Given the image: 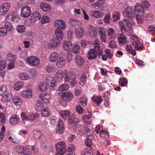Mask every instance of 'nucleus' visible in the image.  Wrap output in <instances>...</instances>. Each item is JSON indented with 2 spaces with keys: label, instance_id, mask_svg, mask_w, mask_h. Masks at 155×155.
Listing matches in <instances>:
<instances>
[{
  "label": "nucleus",
  "instance_id": "f257e3e1",
  "mask_svg": "<svg viewBox=\"0 0 155 155\" xmlns=\"http://www.w3.org/2000/svg\"><path fill=\"white\" fill-rule=\"evenodd\" d=\"M100 41L98 39L96 40L94 43V48L89 50L87 54V57L89 60H92L96 58L97 56L101 55L103 53L102 48L100 47Z\"/></svg>",
  "mask_w": 155,
  "mask_h": 155
},
{
  "label": "nucleus",
  "instance_id": "f03ea898",
  "mask_svg": "<svg viewBox=\"0 0 155 155\" xmlns=\"http://www.w3.org/2000/svg\"><path fill=\"white\" fill-rule=\"evenodd\" d=\"M64 73L65 76L64 79L65 82H68L72 86H75L77 84V80L76 75L74 72L70 71L68 73V71L65 70Z\"/></svg>",
  "mask_w": 155,
  "mask_h": 155
},
{
  "label": "nucleus",
  "instance_id": "7ed1b4c3",
  "mask_svg": "<svg viewBox=\"0 0 155 155\" xmlns=\"http://www.w3.org/2000/svg\"><path fill=\"white\" fill-rule=\"evenodd\" d=\"M135 13L136 15V20L139 24H141L143 17L144 15V10L141 4H137L135 6Z\"/></svg>",
  "mask_w": 155,
  "mask_h": 155
},
{
  "label": "nucleus",
  "instance_id": "20e7f679",
  "mask_svg": "<svg viewBox=\"0 0 155 155\" xmlns=\"http://www.w3.org/2000/svg\"><path fill=\"white\" fill-rule=\"evenodd\" d=\"M11 6L10 3L5 2L3 3L0 6V15H6L8 12Z\"/></svg>",
  "mask_w": 155,
  "mask_h": 155
},
{
  "label": "nucleus",
  "instance_id": "39448f33",
  "mask_svg": "<svg viewBox=\"0 0 155 155\" xmlns=\"http://www.w3.org/2000/svg\"><path fill=\"white\" fill-rule=\"evenodd\" d=\"M15 150L18 153L24 155H30L31 151L26 147L22 146H18L16 147Z\"/></svg>",
  "mask_w": 155,
  "mask_h": 155
},
{
  "label": "nucleus",
  "instance_id": "423d86ee",
  "mask_svg": "<svg viewBox=\"0 0 155 155\" xmlns=\"http://www.w3.org/2000/svg\"><path fill=\"white\" fill-rule=\"evenodd\" d=\"M7 136L9 141L11 142L18 144L21 141L18 137L13 134L12 130H10L7 132Z\"/></svg>",
  "mask_w": 155,
  "mask_h": 155
},
{
  "label": "nucleus",
  "instance_id": "0eeeda50",
  "mask_svg": "<svg viewBox=\"0 0 155 155\" xmlns=\"http://www.w3.org/2000/svg\"><path fill=\"white\" fill-rule=\"evenodd\" d=\"M61 42L56 38L54 37L50 41L48 45V47L50 49L57 48L60 45Z\"/></svg>",
  "mask_w": 155,
  "mask_h": 155
},
{
  "label": "nucleus",
  "instance_id": "6e6552de",
  "mask_svg": "<svg viewBox=\"0 0 155 155\" xmlns=\"http://www.w3.org/2000/svg\"><path fill=\"white\" fill-rule=\"evenodd\" d=\"M42 76L43 79L45 80L47 84L50 87H54L56 85V81L54 78L50 76H47L45 74L42 75Z\"/></svg>",
  "mask_w": 155,
  "mask_h": 155
},
{
  "label": "nucleus",
  "instance_id": "1a4fd4ad",
  "mask_svg": "<svg viewBox=\"0 0 155 155\" xmlns=\"http://www.w3.org/2000/svg\"><path fill=\"white\" fill-rule=\"evenodd\" d=\"M55 145L58 153L64 154L67 150V145L63 141L59 142Z\"/></svg>",
  "mask_w": 155,
  "mask_h": 155
},
{
  "label": "nucleus",
  "instance_id": "9d476101",
  "mask_svg": "<svg viewBox=\"0 0 155 155\" xmlns=\"http://www.w3.org/2000/svg\"><path fill=\"white\" fill-rule=\"evenodd\" d=\"M61 99L64 102L65 105L67 104V102L70 101L73 98V94L70 91H65L62 94Z\"/></svg>",
  "mask_w": 155,
  "mask_h": 155
},
{
  "label": "nucleus",
  "instance_id": "9b49d317",
  "mask_svg": "<svg viewBox=\"0 0 155 155\" xmlns=\"http://www.w3.org/2000/svg\"><path fill=\"white\" fill-rule=\"evenodd\" d=\"M133 9L130 7L127 8L123 12L124 17L129 18H134L135 15L133 12Z\"/></svg>",
  "mask_w": 155,
  "mask_h": 155
},
{
  "label": "nucleus",
  "instance_id": "f8f14e48",
  "mask_svg": "<svg viewBox=\"0 0 155 155\" xmlns=\"http://www.w3.org/2000/svg\"><path fill=\"white\" fill-rule=\"evenodd\" d=\"M31 10L29 7L26 6L21 8V15L24 18H27L31 14Z\"/></svg>",
  "mask_w": 155,
  "mask_h": 155
},
{
  "label": "nucleus",
  "instance_id": "ddd939ff",
  "mask_svg": "<svg viewBox=\"0 0 155 155\" xmlns=\"http://www.w3.org/2000/svg\"><path fill=\"white\" fill-rule=\"evenodd\" d=\"M26 60L30 65L33 66H37L39 64V59L38 57L35 56H30L28 57Z\"/></svg>",
  "mask_w": 155,
  "mask_h": 155
},
{
  "label": "nucleus",
  "instance_id": "4468645a",
  "mask_svg": "<svg viewBox=\"0 0 155 155\" xmlns=\"http://www.w3.org/2000/svg\"><path fill=\"white\" fill-rule=\"evenodd\" d=\"M20 117L15 114L12 115L9 119L10 124L12 125H15L19 124L20 122Z\"/></svg>",
  "mask_w": 155,
  "mask_h": 155
},
{
  "label": "nucleus",
  "instance_id": "2eb2a0df",
  "mask_svg": "<svg viewBox=\"0 0 155 155\" xmlns=\"http://www.w3.org/2000/svg\"><path fill=\"white\" fill-rule=\"evenodd\" d=\"M64 130V121L62 120H60L58 123L56 132L59 134H61L63 132Z\"/></svg>",
  "mask_w": 155,
  "mask_h": 155
},
{
  "label": "nucleus",
  "instance_id": "dca6fc26",
  "mask_svg": "<svg viewBox=\"0 0 155 155\" xmlns=\"http://www.w3.org/2000/svg\"><path fill=\"white\" fill-rule=\"evenodd\" d=\"M54 24L55 27L59 28L61 30H64L66 26L65 22L62 20H56Z\"/></svg>",
  "mask_w": 155,
  "mask_h": 155
},
{
  "label": "nucleus",
  "instance_id": "f3484780",
  "mask_svg": "<svg viewBox=\"0 0 155 155\" xmlns=\"http://www.w3.org/2000/svg\"><path fill=\"white\" fill-rule=\"evenodd\" d=\"M32 90L31 88L27 89L23 91L21 96L26 98H31L32 97Z\"/></svg>",
  "mask_w": 155,
  "mask_h": 155
},
{
  "label": "nucleus",
  "instance_id": "a211bd4d",
  "mask_svg": "<svg viewBox=\"0 0 155 155\" xmlns=\"http://www.w3.org/2000/svg\"><path fill=\"white\" fill-rule=\"evenodd\" d=\"M39 97L44 102L46 103L49 102L51 97L49 94L44 92L41 93Z\"/></svg>",
  "mask_w": 155,
  "mask_h": 155
},
{
  "label": "nucleus",
  "instance_id": "6ab92c4d",
  "mask_svg": "<svg viewBox=\"0 0 155 155\" xmlns=\"http://www.w3.org/2000/svg\"><path fill=\"white\" fill-rule=\"evenodd\" d=\"M63 30H61L59 28H57L55 31V34L56 37L58 40L61 41L63 40L64 35L63 33Z\"/></svg>",
  "mask_w": 155,
  "mask_h": 155
},
{
  "label": "nucleus",
  "instance_id": "aec40b11",
  "mask_svg": "<svg viewBox=\"0 0 155 155\" xmlns=\"http://www.w3.org/2000/svg\"><path fill=\"white\" fill-rule=\"evenodd\" d=\"M75 32L76 36L78 38H80L83 36L84 29L82 26H80L76 28Z\"/></svg>",
  "mask_w": 155,
  "mask_h": 155
},
{
  "label": "nucleus",
  "instance_id": "412c9836",
  "mask_svg": "<svg viewBox=\"0 0 155 155\" xmlns=\"http://www.w3.org/2000/svg\"><path fill=\"white\" fill-rule=\"evenodd\" d=\"M89 34L92 38H95L97 34V29L92 25H90L88 28Z\"/></svg>",
  "mask_w": 155,
  "mask_h": 155
},
{
  "label": "nucleus",
  "instance_id": "4be33fe9",
  "mask_svg": "<svg viewBox=\"0 0 155 155\" xmlns=\"http://www.w3.org/2000/svg\"><path fill=\"white\" fill-rule=\"evenodd\" d=\"M92 100L93 101L97 104L98 107L100 106L101 103L103 101V99L101 95L98 96L94 95L92 98Z\"/></svg>",
  "mask_w": 155,
  "mask_h": 155
},
{
  "label": "nucleus",
  "instance_id": "5701e85b",
  "mask_svg": "<svg viewBox=\"0 0 155 155\" xmlns=\"http://www.w3.org/2000/svg\"><path fill=\"white\" fill-rule=\"evenodd\" d=\"M40 8L45 12H48L51 11V8L49 4L48 3L41 2L40 5Z\"/></svg>",
  "mask_w": 155,
  "mask_h": 155
},
{
  "label": "nucleus",
  "instance_id": "b1692460",
  "mask_svg": "<svg viewBox=\"0 0 155 155\" xmlns=\"http://www.w3.org/2000/svg\"><path fill=\"white\" fill-rule=\"evenodd\" d=\"M66 63V61L64 58L60 57L56 63L57 66L59 68H61L64 67Z\"/></svg>",
  "mask_w": 155,
  "mask_h": 155
},
{
  "label": "nucleus",
  "instance_id": "393cba45",
  "mask_svg": "<svg viewBox=\"0 0 155 155\" xmlns=\"http://www.w3.org/2000/svg\"><path fill=\"white\" fill-rule=\"evenodd\" d=\"M75 59L76 62L79 66H82L84 62L83 58L78 55H76Z\"/></svg>",
  "mask_w": 155,
  "mask_h": 155
},
{
  "label": "nucleus",
  "instance_id": "a878e982",
  "mask_svg": "<svg viewBox=\"0 0 155 155\" xmlns=\"http://www.w3.org/2000/svg\"><path fill=\"white\" fill-rule=\"evenodd\" d=\"M12 97V95L8 93L4 95L2 98L1 101L3 102H7L9 101Z\"/></svg>",
  "mask_w": 155,
  "mask_h": 155
},
{
  "label": "nucleus",
  "instance_id": "bb28decb",
  "mask_svg": "<svg viewBox=\"0 0 155 155\" xmlns=\"http://www.w3.org/2000/svg\"><path fill=\"white\" fill-rule=\"evenodd\" d=\"M63 47L65 50L69 51L72 48V45L70 42L65 41L63 43Z\"/></svg>",
  "mask_w": 155,
  "mask_h": 155
},
{
  "label": "nucleus",
  "instance_id": "cd10ccee",
  "mask_svg": "<svg viewBox=\"0 0 155 155\" xmlns=\"http://www.w3.org/2000/svg\"><path fill=\"white\" fill-rule=\"evenodd\" d=\"M133 19L127 18H126L125 19H123V21L127 26L131 28L132 26L134 25L135 24L134 22L133 21Z\"/></svg>",
  "mask_w": 155,
  "mask_h": 155
},
{
  "label": "nucleus",
  "instance_id": "c85d7f7f",
  "mask_svg": "<svg viewBox=\"0 0 155 155\" xmlns=\"http://www.w3.org/2000/svg\"><path fill=\"white\" fill-rule=\"evenodd\" d=\"M13 103L16 106H19L22 102V99L18 97H15L12 100Z\"/></svg>",
  "mask_w": 155,
  "mask_h": 155
},
{
  "label": "nucleus",
  "instance_id": "c756f323",
  "mask_svg": "<svg viewBox=\"0 0 155 155\" xmlns=\"http://www.w3.org/2000/svg\"><path fill=\"white\" fill-rule=\"evenodd\" d=\"M65 75L63 71L60 70L58 71L55 74V78L57 80L61 81L62 80L63 76Z\"/></svg>",
  "mask_w": 155,
  "mask_h": 155
},
{
  "label": "nucleus",
  "instance_id": "7c9ffc66",
  "mask_svg": "<svg viewBox=\"0 0 155 155\" xmlns=\"http://www.w3.org/2000/svg\"><path fill=\"white\" fill-rule=\"evenodd\" d=\"M70 122L71 125L74 127L76 124H78L79 122V120L78 118L74 116H72L70 117Z\"/></svg>",
  "mask_w": 155,
  "mask_h": 155
},
{
  "label": "nucleus",
  "instance_id": "2f4dec72",
  "mask_svg": "<svg viewBox=\"0 0 155 155\" xmlns=\"http://www.w3.org/2000/svg\"><path fill=\"white\" fill-rule=\"evenodd\" d=\"M58 54L56 52H54L51 53L50 56L49 60L51 62L55 61L58 57Z\"/></svg>",
  "mask_w": 155,
  "mask_h": 155
},
{
  "label": "nucleus",
  "instance_id": "473e14b6",
  "mask_svg": "<svg viewBox=\"0 0 155 155\" xmlns=\"http://www.w3.org/2000/svg\"><path fill=\"white\" fill-rule=\"evenodd\" d=\"M19 78L22 80H29L30 78V77L28 74L23 72L19 74Z\"/></svg>",
  "mask_w": 155,
  "mask_h": 155
},
{
  "label": "nucleus",
  "instance_id": "72a5a7b5",
  "mask_svg": "<svg viewBox=\"0 0 155 155\" xmlns=\"http://www.w3.org/2000/svg\"><path fill=\"white\" fill-rule=\"evenodd\" d=\"M6 59L8 62H15L16 61V56L12 53H10L7 55Z\"/></svg>",
  "mask_w": 155,
  "mask_h": 155
},
{
  "label": "nucleus",
  "instance_id": "f704fd0d",
  "mask_svg": "<svg viewBox=\"0 0 155 155\" xmlns=\"http://www.w3.org/2000/svg\"><path fill=\"white\" fill-rule=\"evenodd\" d=\"M90 14L92 16L96 18H101L103 16L102 13L99 11H92L90 12Z\"/></svg>",
  "mask_w": 155,
  "mask_h": 155
},
{
  "label": "nucleus",
  "instance_id": "c9c22d12",
  "mask_svg": "<svg viewBox=\"0 0 155 155\" xmlns=\"http://www.w3.org/2000/svg\"><path fill=\"white\" fill-rule=\"evenodd\" d=\"M59 114L63 119H65L70 115V112L68 110H61Z\"/></svg>",
  "mask_w": 155,
  "mask_h": 155
},
{
  "label": "nucleus",
  "instance_id": "e433bc0d",
  "mask_svg": "<svg viewBox=\"0 0 155 155\" xmlns=\"http://www.w3.org/2000/svg\"><path fill=\"white\" fill-rule=\"evenodd\" d=\"M24 86L23 82L18 81L15 83L14 86V88L16 91H18L21 89Z\"/></svg>",
  "mask_w": 155,
  "mask_h": 155
},
{
  "label": "nucleus",
  "instance_id": "4c0bfd02",
  "mask_svg": "<svg viewBox=\"0 0 155 155\" xmlns=\"http://www.w3.org/2000/svg\"><path fill=\"white\" fill-rule=\"evenodd\" d=\"M118 41L120 45H122L126 41V36L122 33L121 34L120 36L118 38Z\"/></svg>",
  "mask_w": 155,
  "mask_h": 155
},
{
  "label": "nucleus",
  "instance_id": "58836bf2",
  "mask_svg": "<svg viewBox=\"0 0 155 155\" xmlns=\"http://www.w3.org/2000/svg\"><path fill=\"white\" fill-rule=\"evenodd\" d=\"M133 45L134 46L135 48L137 50H143L144 48L143 45L142 43L139 42V41L135 43Z\"/></svg>",
  "mask_w": 155,
  "mask_h": 155
},
{
  "label": "nucleus",
  "instance_id": "ea45409f",
  "mask_svg": "<svg viewBox=\"0 0 155 155\" xmlns=\"http://www.w3.org/2000/svg\"><path fill=\"white\" fill-rule=\"evenodd\" d=\"M39 19V13L35 12L31 16V20L32 22H34Z\"/></svg>",
  "mask_w": 155,
  "mask_h": 155
},
{
  "label": "nucleus",
  "instance_id": "a19ab883",
  "mask_svg": "<svg viewBox=\"0 0 155 155\" xmlns=\"http://www.w3.org/2000/svg\"><path fill=\"white\" fill-rule=\"evenodd\" d=\"M127 51L130 54L133 55H135L136 54L135 50H134L130 45H127L126 48Z\"/></svg>",
  "mask_w": 155,
  "mask_h": 155
},
{
  "label": "nucleus",
  "instance_id": "79ce46f5",
  "mask_svg": "<svg viewBox=\"0 0 155 155\" xmlns=\"http://www.w3.org/2000/svg\"><path fill=\"white\" fill-rule=\"evenodd\" d=\"M45 69L46 71L48 73L53 72L55 71V67L50 65L46 66Z\"/></svg>",
  "mask_w": 155,
  "mask_h": 155
},
{
  "label": "nucleus",
  "instance_id": "37998d69",
  "mask_svg": "<svg viewBox=\"0 0 155 155\" xmlns=\"http://www.w3.org/2000/svg\"><path fill=\"white\" fill-rule=\"evenodd\" d=\"M113 18V21L114 22L116 21L117 20H119L120 18V13L117 12H113L112 14Z\"/></svg>",
  "mask_w": 155,
  "mask_h": 155
},
{
  "label": "nucleus",
  "instance_id": "c03bdc74",
  "mask_svg": "<svg viewBox=\"0 0 155 155\" xmlns=\"http://www.w3.org/2000/svg\"><path fill=\"white\" fill-rule=\"evenodd\" d=\"M4 26L5 27V28H6L7 31H11L13 28L12 24L10 22L8 21L5 22Z\"/></svg>",
  "mask_w": 155,
  "mask_h": 155
},
{
  "label": "nucleus",
  "instance_id": "a18cd8bd",
  "mask_svg": "<svg viewBox=\"0 0 155 155\" xmlns=\"http://www.w3.org/2000/svg\"><path fill=\"white\" fill-rule=\"evenodd\" d=\"M41 115L46 117L50 114V110L48 108H44L42 109L41 112Z\"/></svg>",
  "mask_w": 155,
  "mask_h": 155
},
{
  "label": "nucleus",
  "instance_id": "49530a36",
  "mask_svg": "<svg viewBox=\"0 0 155 155\" xmlns=\"http://www.w3.org/2000/svg\"><path fill=\"white\" fill-rule=\"evenodd\" d=\"M99 33L102 41L105 42L106 40V33L104 31L102 30H100Z\"/></svg>",
  "mask_w": 155,
  "mask_h": 155
},
{
  "label": "nucleus",
  "instance_id": "de8ad7c7",
  "mask_svg": "<svg viewBox=\"0 0 155 155\" xmlns=\"http://www.w3.org/2000/svg\"><path fill=\"white\" fill-rule=\"evenodd\" d=\"M80 49V47L79 45L77 44L74 45L72 48V51L74 54L78 53Z\"/></svg>",
  "mask_w": 155,
  "mask_h": 155
},
{
  "label": "nucleus",
  "instance_id": "09e8293b",
  "mask_svg": "<svg viewBox=\"0 0 155 155\" xmlns=\"http://www.w3.org/2000/svg\"><path fill=\"white\" fill-rule=\"evenodd\" d=\"M7 33V31L5 28L3 27L0 28V36L2 37L5 36Z\"/></svg>",
  "mask_w": 155,
  "mask_h": 155
},
{
  "label": "nucleus",
  "instance_id": "8fccbe9b",
  "mask_svg": "<svg viewBox=\"0 0 155 155\" xmlns=\"http://www.w3.org/2000/svg\"><path fill=\"white\" fill-rule=\"evenodd\" d=\"M111 19V15L110 14H107L104 18V21L106 23L109 24Z\"/></svg>",
  "mask_w": 155,
  "mask_h": 155
},
{
  "label": "nucleus",
  "instance_id": "3c124183",
  "mask_svg": "<svg viewBox=\"0 0 155 155\" xmlns=\"http://www.w3.org/2000/svg\"><path fill=\"white\" fill-rule=\"evenodd\" d=\"M127 81L126 78H120L119 81V84L121 86H125L127 84Z\"/></svg>",
  "mask_w": 155,
  "mask_h": 155
},
{
  "label": "nucleus",
  "instance_id": "603ef678",
  "mask_svg": "<svg viewBox=\"0 0 155 155\" xmlns=\"http://www.w3.org/2000/svg\"><path fill=\"white\" fill-rule=\"evenodd\" d=\"M47 89L46 84L44 82H41L39 84V90L44 91Z\"/></svg>",
  "mask_w": 155,
  "mask_h": 155
},
{
  "label": "nucleus",
  "instance_id": "864d4df0",
  "mask_svg": "<svg viewBox=\"0 0 155 155\" xmlns=\"http://www.w3.org/2000/svg\"><path fill=\"white\" fill-rule=\"evenodd\" d=\"M8 88L5 85L1 86H0V95L6 92L7 91Z\"/></svg>",
  "mask_w": 155,
  "mask_h": 155
},
{
  "label": "nucleus",
  "instance_id": "5fc2aeb1",
  "mask_svg": "<svg viewBox=\"0 0 155 155\" xmlns=\"http://www.w3.org/2000/svg\"><path fill=\"white\" fill-rule=\"evenodd\" d=\"M25 26L22 25H18L17 27V30L19 33L24 32L25 30Z\"/></svg>",
  "mask_w": 155,
  "mask_h": 155
},
{
  "label": "nucleus",
  "instance_id": "6e6d98bb",
  "mask_svg": "<svg viewBox=\"0 0 155 155\" xmlns=\"http://www.w3.org/2000/svg\"><path fill=\"white\" fill-rule=\"evenodd\" d=\"M38 116V113H30L28 114V120H34Z\"/></svg>",
  "mask_w": 155,
  "mask_h": 155
},
{
  "label": "nucleus",
  "instance_id": "4d7b16f0",
  "mask_svg": "<svg viewBox=\"0 0 155 155\" xmlns=\"http://www.w3.org/2000/svg\"><path fill=\"white\" fill-rule=\"evenodd\" d=\"M69 22L70 24L72 25H79L81 24V22L80 21L72 18L69 20Z\"/></svg>",
  "mask_w": 155,
  "mask_h": 155
},
{
  "label": "nucleus",
  "instance_id": "13d9d810",
  "mask_svg": "<svg viewBox=\"0 0 155 155\" xmlns=\"http://www.w3.org/2000/svg\"><path fill=\"white\" fill-rule=\"evenodd\" d=\"M69 85L66 84H62L59 87V89L61 91L67 90L69 88Z\"/></svg>",
  "mask_w": 155,
  "mask_h": 155
},
{
  "label": "nucleus",
  "instance_id": "bf43d9fd",
  "mask_svg": "<svg viewBox=\"0 0 155 155\" xmlns=\"http://www.w3.org/2000/svg\"><path fill=\"white\" fill-rule=\"evenodd\" d=\"M79 102L83 106H85L87 104L86 99L85 97H84L79 99Z\"/></svg>",
  "mask_w": 155,
  "mask_h": 155
},
{
  "label": "nucleus",
  "instance_id": "052dcab7",
  "mask_svg": "<svg viewBox=\"0 0 155 155\" xmlns=\"http://www.w3.org/2000/svg\"><path fill=\"white\" fill-rule=\"evenodd\" d=\"M21 120H28V114L27 115L24 112H22L21 114Z\"/></svg>",
  "mask_w": 155,
  "mask_h": 155
},
{
  "label": "nucleus",
  "instance_id": "680f3d73",
  "mask_svg": "<svg viewBox=\"0 0 155 155\" xmlns=\"http://www.w3.org/2000/svg\"><path fill=\"white\" fill-rule=\"evenodd\" d=\"M76 109L77 112L78 114H81L84 112V110L80 105L77 106L76 107Z\"/></svg>",
  "mask_w": 155,
  "mask_h": 155
},
{
  "label": "nucleus",
  "instance_id": "e2e57ef3",
  "mask_svg": "<svg viewBox=\"0 0 155 155\" xmlns=\"http://www.w3.org/2000/svg\"><path fill=\"white\" fill-rule=\"evenodd\" d=\"M100 135L101 137L107 138L109 136L108 133L106 131L102 130L100 133Z\"/></svg>",
  "mask_w": 155,
  "mask_h": 155
},
{
  "label": "nucleus",
  "instance_id": "0e129e2a",
  "mask_svg": "<svg viewBox=\"0 0 155 155\" xmlns=\"http://www.w3.org/2000/svg\"><path fill=\"white\" fill-rule=\"evenodd\" d=\"M85 131L86 133V136L87 137H90L92 135L93 131L90 130L89 128L87 127L85 128Z\"/></svg>",
  "mask_w": 155,
  "mask_h": 155
},
{
  "label": "nucleus",
  "instance_id": "69168bd1",
  "mask_svg": "<svg viewBox=\"0 0 155 155\" xmlns=\"http://www.w3.org/2000/svg\"><path fill=\"white\" fill-rule=\"evenodd\" d=\"M130 39V41L132 43V44H133L139 41V39L137 36L135 35H132Z\"/></svg>",
  "mask_w": 155,
  "mask_h": 155
},
{
  "label": "nucleus",
  "instance_id": "338daca9",
  "mask_svg": "<svg viewBox=\"0 0 155 155\" xmlns=\"http://www.w3.org/2000/svg\"><path fill=\"white\" fill-rule=\"evenodd\" d=\"M147 31L149 33L153 35V33H155V27L150 26L147 29Z\"/></svg>",
  "mask_w": 155,
  "mask_h": 155
},
{
  "label": "nucleus",
  "instance_id": "774afa93",
  "mask_svg": "<svg viewBox=\"0 0 155 155\" xmlns=\"http://www.w3.org/2000/svg\"><path fill=\"white\" fill-rule=\"evenodd\" d=\"M50 21V19L48 17L46 16H43L41 20V22L42 24L48 23Z\"/></svg>",
  "mask_w": 155,
  "mask_h": 155
}]
</instances>
